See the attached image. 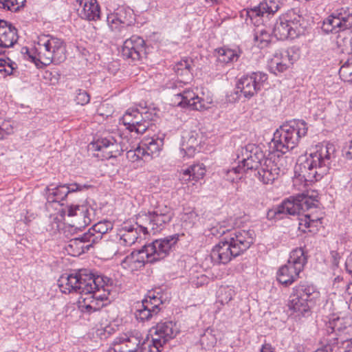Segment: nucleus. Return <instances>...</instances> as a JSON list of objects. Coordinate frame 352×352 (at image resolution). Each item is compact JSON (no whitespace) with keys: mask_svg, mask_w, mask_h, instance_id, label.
Segmentation results:
<instances>
[{"mask_svg":"<svg viewBox=\"0 0 352 352\" xmlns=\"http://www.w3.org/2000/svg\"><path fill=\"white\" fill-rule=\"evenodd\" d=\"M238 166L228 170V179L234 182L240 179L238 175L249 170H254V175L264 184H272L278 176L280 168L271 159L265 157L261 148L248 144L237 151Z\"/></svg>","mask_w":352,"mask_h":352,"instance_id":"1","label":"nucleus"},{"mask_svg":"<svg viewBox=\"0 0 352 352\" xmlns=\"http://www.w3.org/2000/svg\"><path fill=\"white\" fill-rule=\"evenodd\" d=\"M333 144L318 146L315 152L300 156L294 168L295 176L307 182H317L326 175L335 160Z\"/></svg>","mask_w":352,"mask_h":352,"instance_id":"2","label":"nucleus"},{"mask_svg":"<svg viewBox=\"0 0 352 352\" xmlns=\"http://www.w3.org/2000/svg\"><path fill=\"white\" fill-rule=\"evenodd\" d=\"M192 60L188 58L176 63L173 69L182 79L169 81L166 84V88L172 90L175 104L192 110L202 111L208 108L204 100L199 98L190 88H184L187 82L192 78Z\"/></svg>","mask_w":352,"mask_h":352,"instance_id":"3","label":"nucleus"},{"mask_svg":"<svg viewBox=\"0 0 352 352\" xmlns=\"http://www.w3.org/2000/svg\"><path fill=\"white\" fill-rule=\"evenodd\" d=\"M252 230L234 229L228 232L212 250L210 258L215 264H226L246 251L254 243Z\"/></svg>","mask_w":352,"mask_h":352,"instance_id":"4","label":"nucleus"},{"mask_svg":"<svg viewBox=\"0 0 352 352\" xmlns=\"http://www.w3.org/2000/svg\"><path fill=\"white\" fill-rule=\"evenodd\" d=\"M178 237L169 236L154 241L144 245L142 249L132 252L122 261L124 269L134 272L143 267L146 263H155L164 258L176 244Z\"/></svg>","mask_w":352,"mask_h":352,"instance_id":"5","label":"nucleus"},{"mask_svg":"<svg viewBox=\"0 0 352 352\" xmlns=\"http://www.w3.org/2000/svg\"><path fill=\"white\" fill-rule=\"evenodd\" d=\"M37 56L29 55L30 58L38 66L51 63L56 65L63 63L66 59V46L64 41L51 35H42L38 37Z\"/></svg>","mask_w":352,"mask_h":352,"instance_id":"6","label":"nucleus"},{"mask_svg":"<svg viewBox=\"0 0 352 352\" xmlns=\"http://www.w3.org/2000/svg\"><path fill=\"white\" fill-rule=\"evenodd\" d=\"M308 127L302 120H293L282 125L274 134V149L284 154L295 148L302 137L306 135Z\"/></svg>","mask_w":352,"mask_h":352,"instance_id":"7","label":"nucleus"},{"mask_svg":"<svg viewBox=\"0 0 352 352\" xmlns=\"http://www.w3.org/2000/svg\"><path fill=\"white\" fill-rule=\"evenodd\" d=\"M104 282V277L95 276L88 274L86 270H81L76 274H63L58 280V285L62 293H76L83 295L89 293L96 287V283Z\"/></svg>","mask_w":352,"mask_h":352,"instance_id":"8","label":"nucleus"},{"mask_svg":"<svg viewBox=\"0 0 352 352\" xmlns=\"http://www.w3.org/2000/svg\"><path fill=\"white\" fill-rule=\"evenodd\" d=\"M316 201L317 199H311L304 194L298 195L285 199L280 205L270 210L267 214L278 219L283 218V214H300L301 212L316 207Z\"/></svg>","mask_w":352,"mask_h":352,"instance_id":"9","label":"nucleus"},{"mask_svg":"<svg viewBox=\"0 0 352 352\" xmlns=\"http://www.w3.org/2000/svg\"><path fill=\"white\" fill-rule=\"evenodd\" d=\"M307 262L302 249L297 248L291 252L287 263L277 272V280L282 285H289L299 277Z\"/></svg>","mask_w":352,"mask_h":352,"instance_id":"10","label":"nucleus"},{"mask_svg":"<svg viewBox=\"0 0 352 352\" xmlns=\"http://www.w3.org/2000/svg\"><path fill=\"white\" fill-rule=\"evenodd\" d=\"M105 279L109 281L107 278H104V282L96 283V287H92V291L89 293H83L87 297L78 302V307L82 312L91 314L100 310L108 303L110 286L106 283Z\"/></svg>","mask_w":352,"mask_h":352,"instance_id":"11","label":"nucleus"},{"mask_svg":"<svg viewBox=\"0 0 352 352\" xmlns=\"http://www.w3.org/2000/svg\"><path fill=\"white\" fill-rule=\"evenodd\" d=\"M303 18L292 12L280 16L276 21L272 32L278 40L294 38L301 32Z\"/></svg>","mask_w":352,"mask_h":352,"instance_id":"12","label":"nucleus"},{"mask_svg":"<svg viewBox=\"0 0 352 352\" xmlns=\"http://www.w3.org/2000/svg\"><path fill=\"white\" fill-rule=\"evenodd\" d=\"M113 224L109 221H100L94 225L89 230L79 237L70 240V247L79 246L82 252L89 250L94 244L99 243L102 239L103 234L112 230Z\"/></svg>","mask_w":352,"mask_h":352,"instance_id":"13","label":"nucleus"},{"mask_svg":"<svg viewBox=\"0 0 352 352\" xmlns=\"http://www.w3.org/2000/svg\"><path fill=\"white\" fill-rule=\"evenodd\" d=\"M352 28V8L342 7L334 10L322 23L326 33H338Z\"/></svg>","mask_w":352,"mask_h":352,"instance_id":"14","label":"nucleus"},{"mask_svg":"<svg viewBox=\"0 0 352 352\" xmlns=\"http://www.w3.org/2000/svg\"><path fill=\"white\" fill-rule=\"evenodd\" d=\"M268 76L263 72H254L243 76L236 82V93L250 99L256 95L267 84Z\"/></svg>","mask_w":352,"mask_h":352,"instance_id":"15","label":"nucleus"},{"mask_svg":"<svg viewBox=\"0 0 352 352\" xmlns=\"http://www.w3.org/2000/svg\"><path fill=\"white\" fill-rule=\"evenodd\" d=\"M131 10L124 7L118 8L113 12L107 15L108 25L112 32L118 36H124L125 31L131 25Z\"/></svg>","mask_w":352,"mask_h":352,"instance_id":"16","label":"nucleus"},{"mask_svg":"<svg viewBox=\"0 0 352 352\" xmlns=\"http://www.w3.org/2000/svg\"><path fill=\"white\" fill-rule=\"evenodd\" d=\"M91 187L88 184L72 183L57 186L50 185L46 188V199L49 203H60L69 193L82 191Z\"/></svg>","mask_w":352,"mask_h":352,"instance_id":"17","label":"nucleus"},{"mask_svg":"<svg viewBox=\"0 0 352 352\" xmlns=\"http://www.w3.org/2000/svg\"><path fill=\"white\" fill-rule=\"evenodd\" d=\"M162 301L155 296H148L140 302L136 304L135 316L137 320L145 322L151 320L156 316L160 308L159 307Z\"/></svg>","mask_w":352,"mask_h":352,"instance_id":"18","label":"nucleus"},{"mask_svg":"<svg viewBox=\"0 0 352 352\" xmlns=\"http://www.w3.org/2000/svg\"><path fill=\"white\" fill-rule=\"evenodd\" d=\"M342 319L337 317L329 321L327 325V332L330 342H336L333 352H350L352 349V338H347L342 336L336 337V331L342 329Z\"/></svg>","mask_w":352,"mask_h":352,"instance_id":"19","label":"nucleus"},{"mask_svg":"<svg viewBox=\"0 0 352 352\" xmlns=\"http://www.w3.org/2000/svg\"><path fill=\"white\" fill-rule=\"evenodd\" d=\"M142 340L140 332H131L129 336L116 338L113 341V347L110 348L108 352H138Z\"/></svg>","mask_w":352,"mask_h":352,"instance_id":"20","label":"nucleus"},{"mask_svg":"<svg viewBox=\"0 0 352 352\" xmlns=\"http://www.w3.org/2000/svg\"><path fill=\"white\" fill-rule=\"evenodd\" d=\"M122 54L126 58L140 60L146 54L144 40L140 36H132L124 42Z\"/></svg>","mask_w":352,"mask_h":352,"instance_id":"21","label":"nucleus"},{"mask_svg":"<svg viewBox=\"0 0 352 352\" xmlns=\"http://www.w3.org/2000/svg\"><path fill=\"white\" fill-rule=\"evenodd\" d=\"M176 324L172 321L161 322L151 330L152 338L159 345L164 346L170 340L174 338L178 333Z\"/></svg>","mask_w":352,"mask_h":352,"instance_id":"22","label":"nucleus"},{"mask_svg":"<svg viewBox=\"0 0 352 352\" xmlns=\"http://www.w3.org/2000/svg\"><path fill=\"white\" fill-rule=\"evenodd\" d=\"M18 39L17 31L7 21L0 20V54L12 47Z\"/></svg>","mask_w":352,"mask_h":352,"instance_id":"23","label":"nucleus"},{"mask_svg":"<svg viewBox=\"0 0 352 352\" xmlns=\"http://www.w3.org/2000/svg\"><path fill=\"white\" fill-rule=\"evenodd\" d=\"M76 6L78 5L81 9H78L79 16L87 21H96L100 18V9L96 0H76Z\"/></svg>","mask_w":352,"mask_h":352,"instance_id":"24","label":"nucleus"},{"mask_svg":"<svg viewBox=\"0 0 352 352\" xmlns=\"http://www.w3.org/2000/svg\"><path fill=\"white\" fill-rule=\"evenodd\" d=\"M93 148L104 153L106 159L115 157L119 153V145L113 137L102 138L92 144Z\"/></svg>","mask_w":352,"mask_h":352,"instance_id":"25","label":"nucleus"},{"mask_svg":"<svg viewBox=\"0 0 352 352\" xmlns=\"http://www.w3.org/2000/svg\"><path fill=\"white\" fill-rule=\"evenodd\" d=\"M139 237L138 228L135 226L124 223L117 234V244L120 246L129 247L134 244Z\"/></svg>","mask_w":352,"mask_h":352,"instance_id":"26","label":"nucleus"},{"mask_svg":"<svg viewBox=\"0 0 352 352\" xmlns=\"http://www.w3.org/2000/svg\"><path fill=\"white\" fill-rule=\"evenodd\" d=\"M288 307L290 310L296 313L297 316H308L314 307L294 289L289 296Z\"/></svg>","mask_w":352,"mask_h":352,"instance_id":"27","label":"nucleus"},{"mask_svg":"<svg viewBox=\"0 0 352 352\" xmlns=\"http://www.w3.org/2000/svg\"><path fill=\"white\" fill-rule=\"evenodd\" d=\"M293 289L313 307L315 306L320 297V293L316 288L313 285L307 283H301Z\"/></svg>","mask_w":352,"mask_h":352,"instance_id":"28","label":"nucleus"},{"mask_svg":"<svg viewBox=\"0 0 352 352\" xmlns=\"http://www.w3.org/2000/svg\"><path fill=\"white\" fill-rule=\"evenodd\" d=\"M198 144L199 142L196 133L190 132L183 135L180 147L181 155H182L183 157H187L188 158L193 157Z\"/></svg>","mask_w":352,"mask_h":352,"instance_id":"29","label":"nucleus"},{"mask_svg":"<svg viewBox=\"0 0 352 352\" xmlns=\"http://www.w3.org/2000/svg\"><path fill=\"white\" fill-rule=\"evenodd\" d=\"M148 115L147 111L141 113L137 109H129L122 116V123L126 126L127 129L130 130L139 122H141L145 118H148Z\"/></svg>","mask_w":352,"mask_h":352,"instance_id":"30","label":"nucleus"},{"mask_svg":"<svg viewBox=\"0 0 352 352\" xmlns=\"http://www.w3.org/2000/svg\"><path fill=\"white\" fill-rule=\"evenodd\" d=\"M278 6L274 1H270L269 3L267 1L261 2L258 6H255L248 12L250 17L252 16H263L265 14H273L277 12Z\"/></svg>","mask_w":352,"mask_h":352,"instance_id":"31","label":"nucleus"},{"mask_svg":"<svg viewBox=\"0 0 352 352\" xmlns=\"http://www.w3.org/2000/svg\"><path fill=\"white\" fill-rule=\"evenodd\" d=\"M142 145H144L147 156L151 160L155 156L158 155L160 151L164 145V140L160 138H149L142 141Z\"/></svg>","mask_w":352,"mask_h":352,"instance_id":"32","label":"nucleus"},{"mask_svg":"<svg viewBox=\"0 0 352 352\" xmlns=\"http://www.w3.org/2000/svg\"><path fill=\"white\" fill-rule=\"evenodd\" d=\"M289 63L283 54L282 50L276 51L270 60V68L276 74V72H283L289 67Z\"/></svg>","mask_w":352,"mask_h":352,"instance_id":"33","label":"nucleus"},{"mask_svg":"<svg viewBox=\"0 0 352 352\" xmlns=\"http://www.w3.org/2000/svg\"><path fill=\"white\" fill-rule=\"evenodd\" d=\"M217 60L223 64H228L238 60L241 52L229 48H220L217 50Z\"/></svg>","mask_w":352,"mask_h":352,"instance_id":"34","label":"nucleus"},{"mask_svg":"<svg viewBox=\"0 0 352 352\" xmlns=\"http://www.w3.org/2000/svg\"><path fill=\"white\" fill-rule=\"evenodd\" d=\"M254 41L258 47L264 48L270 43L271 35L263 27H258L254 30Z\"/></svg>","mask_w":352,"mask_h":352,"instance_id":"35","label":"nucleus"},{"mask_svg":"<svg viewBox=\"0 0 352 352\" xmlns=\"http://www.w3.org/2000/svg\"><path fill=\"white\" fill-rule=\"evenodd\" d=\"M135 226L138 229L140 228L144 234L149 233V230L154 232V226H153V221L150 212L148 213L140 214L137 217Z\"/></svg>","mask_w":352,"mask_h":352,"instance_id":"36","label":"nucleus"},{"mask_svg":"<svg viewBox=\"0 0 352 352\" xmlns=\"http://www.w3.org/2000/svg\"><path fill=\"white\" fill-rule=\"evenodd\" d=\"M62 212L65 214H67L68 217H74L80 214L82 217H83L84 223L85 225L89 224L91 221L90 218L86 215V213L88 212V209L85 206L79 205H70L63 209Z\"/></svg>","mask_w":352,"mask_h":352,"instance_id":"37","label":"nucleus"},{"mask_svg":"<svg viewBox=\"0 0 352 352\" xmlns=\"http://www.w3.org/2000/svg\"><path fill=\"white\" fill-rule=\"evenodd\" d=\"M217 337L215 331L212 329H206L200 337V344L202 348L210 349L213 348L217 343Z\"/></svg>","mask_w":352,"mask_h":352,"instance_id":"38","label":"nucleus"},{"mask_svg":"<svg viewBox=\"0 0 352 352\" xmlns=\"http://www.w3.org/2000/svg\"><path fill=\"white\" fill-rule=\"evenodd\" d=\"M158 344L153 338L151 340H144L142 342L138 352H161L163 346Z\"/></svg>","mask_w":352,"mask_h":352,"instance_id":"39","label":"nucleus"},{"mask_svg":"<svg viewBox=\"0 0 352 352\" xmlns=\"http://www.w3.org/2000/svg\"><path fill=\"white\" fill-rule=\"evenodd\" d=\"M339 75L344 82L352 83V58L342 65L339 70Z\"/></svg>","mask_w":352,"mask_h":352,"instance_id":"40","label":"nucleus"},{"mask_svg":"<svg viewBox=\"0 0 352 352\" xmlns=\"http://www.w3.org/2000/svg\"><path fill=\"white\" fill-rule=\"evenodd\" d=\"M17 69V65L9 58H0V72H4L6 76L14 75Z\"/></svg>","mask_w":352,"mask_h":352,"instance_id":"41","label":"nucleus"},{"mask_svg":"<svg viewBox=\"0 0 352 352\" xmlns=\"http://www.w3.org/2000/svg\"><path fill=\"white\" fill-rule=\"evenodd\" d=\"M25 0H0V8L16 12L24 5Z\"/></svg>","mask_w":352,"mask_h":352,"instance_id":"42","label":"nucleus"},{"mask_svg":"<svg viewBox=\"0 0 352 352\" xmlns=\"http://www.w3.org/2000/svg\"><path fill=\"white\" fill-rule=\"evenodd\" d=\"M151 216L153 221V226H154V232H158L160 230L162 229V227L170 221L171 219L170 216H160V215H155L154 213L151 212Z\"/></svg>","mask_w":352,"mask_h":352,"instance_id":"43","label":"nucleus"},{"mask_svg":"<svg viewBox=\"0 0 352 352\" xmlns=\"http://www.w3.org/2000/svg\"><path fill=\"white\" fill-rule=\"evenodd\" d=\"M190 171L192 175V179L198 181L203 178L205 175L206 169L203 164H193L188 168Z\"/></svg>","mask_w":352,"mask_h":352,"instance_id":"44","label":"nucleus"},{"mask_svg":"<svg viewBox=\"0 0 352 352\" xmlns=\"http://www.w3.org/2000/svg\"><path fill=\"white\" fill-rule=\"evenodd\" d=\"M282 52L289 65H292L300 58L299 49L296 47H289L286 50H282Z\"/></svg>","mask_w":352,"mask_h":352,"instance_id":"45","label":"nucleus"},{"mask_svg":"<svg viewBox=\"0 0 352 352\" xmlns=\"http://www.w3.org/2000/svg\"><path fill=\"white\" fill-rule=\"evenodd\" d=\"M234 294V291L228 287H221L219 291V301L223 303L229 302L232 299Z\"/></svg>","mask_w":352,"mask_h":352,"instance_id":"46","label":"nucleus"},{"mask_svg":"<svg viewBox=\"0 0 352 352\" xmlns=\"http://www.w3.org/2000/svg\"><path fill=\"white\" fill-rule=\"evenodd\" d=\"M319 221V219H311L309 214H305L303 217L299 219V226L300 228H308L312 226H316Z\"/></svg>","mask_w":352,"mask_h":352,"instance_id":"47","label":"nucleus"},{"mask_svg":"<svg viewBox=\"0 0 352 352\" xmlns=\"http://www.w3.org/2000/svg\"><path fill=\"white\" fill-rule=\"evenodd\" d=\"M149 115L148 118H145L141 122H139L135 127H133L129 131L133 132L135 131L138 134H142L144 133L146 129L148 128L150 122H149Z\"/></svg>","mask_w":352,"mask_h":352,"instance_id":"48","label":"nucleus"},{"mask_svg":"<svg viewBox=\"0 0 352 352\" xmlns=\"http://www.w3.org/2000/svg\"><path fill=\"white\" fill-rule=\"evenodd\" d=\"M75 100L77 104L85 105L89 102L90 97L86 91L78 89L76 92Z\"/></svg>","mask_w":352,"mask_h":352,"instance_id":"49","label":"nucleus"},{"mask_svg":"<svg viewBox=\"0 0 352 352\" xmlns=\"http://www.w3.org/2000/svg\"><path fill=\"white\" fill-rule=\"evenodd\" d=\"M151 212L154 213L155 215H167L170 216V218L173 217V213L171 212L170 209L164 204H158Z\"/></svg>","mask_w":352,"mask_h":352,"instance_id":"50","label":"nucleus"},{"mask_svg":"<svg viewBox=\"0 0 352 352\" xmlns=\"http://www.w3.org/2000/svg\"><path fill=\"white\" fill-rule=\"evenodd\" d=\"M182 219L186 222L188 221L189 224L192 226L197 220V214L195 212L190 211V212L185 213L182 217Z\"/></svg>","mask_w":352,"mask_h":352,"instance_id":"51","label":"nucleus"},{"mask_svg":"<svg viewBox=\"0 0 352 352\" xmlns=\"http://www.w3.org/2000/svg\"><path fill=\"white\" fill-rule=\"evenodd\" d=\"M133 151L135 152V154L138 155L139 159H143L145 161L149 160L146 154V151L144 149V145H142V142H141V145L138 146Z\"/></svg>","mask_w":352,"mask_h":352,"instance_id":"52","label":"nucleus"},{"mask_svg":"<svg viewBox=\"0 0 352 352\" xmlns=\"http://www.w3.org/2000/svg\"><path fill=\"white\" fill-rule=\"evenodd\" d=\"M336 342H330L329 339H327V344L322 348L317 349L315 352H333L335 350Z\"/></svg>","mask_w":352,"mask_h":352,"instance_id":"53","label":"nucleus"},{"mask_svg":"<svg viewBox=\"0 0 352 352\" xmlns=\"http://www.w3.org/2000/svg\"><path fill=\"white\" fill-rule=\"evenodd\" d=\"M190 179H192V175L190 171L188 168L184 170L182 173H180L179 180L182 183H187Z\"/></svg>","mask_w":352,"mask_h":352,"instance_id":"54","label":"nucleus"},{"mask_svg":"<svg viewBox=\"0 0 352 352\" xmlns=\"http://www.w3.org/2000/svg\"><path fill=\"white\" fill-rule=\"evenodd\" d=\"M346 293L349 296V308L352 311V283L346 285Z\"/></svg>","mask_w":352,"mask_h":352,"instance_id":"55","label":"nucleus"},{"mask_svg":"<svg viewBox=\"0 0 352 352\" xmlns=\"http://www.w3.org/2000/svg\"><path fill=\"white\" fill-rule=\"evenodd\" d=\"M331 256L332 258L333 265L336 267H338L339 264V260L340 258L339 254L337 252L332 251L331 252Z\"/></svg>","mask_w":352,"mask_h":352,"instance_id":"56","label":"nucleus"},{"mask_svg":"<svg viewBox=\"0 0 352 352\" xmlns=\"http://www.w3.org/2000/svg\"><path fill=\"white\" fill-rule=\"evenodd\" d=\"M126 157L132 162H135L139 160L138 155L135 154L133 150H129L126 153Z\"/></svg>","mask_w":352,"mask_h":352,"instance_id":"57","label":"nucleus"},{"mask_svg":"<svg viewBox=\"0 0 352 352\" xmlns=\"http://www.w3.org/2000/svg\"><path fill=\"white\" fill-rule=\"evenodd\" d=\"M261 352H276L275 349L270 344H264Z\"/></svg>","mask_w":352,"mask_h":352,"instance_id":"58","label":"nucleus"},{"mask_svg":"<svg viewBox=\"0 0 352 352\" xmlns=\"http://www.w3.org/2000/svg\"><path fill=\"white\" fill-rule=\"evenodd\" d=\"M345 265L346 270L352 276V256L346 261Z\"/></svg>","mask_w":352,"mask_h":352,"instance_id":"59","label":"nucleus"},{"mask_svg":"<svg viewBox=\"0 0 352 352\" xmlns=\"http://www.w3.org/2000/svg\"><path fill=\"white\" fill-rule=\"evenodd\" d=\"M206 1V3H210L212 5L214 4V3H219L221 0H205Z\"/></svg>","mask_w":352,"mask_h":352,"instance_id":"60","label":"nucleus"},{"mask_svg":"<svg viewBox=\"0 0 352 352\" xmlns=\"http://www.w3.org/2000/svg\"><path fill=\"white\" fill-rule=\"evenodd\" d=\"M218 234H226V230L224 229H222L221 231H219L218 232Z\"/></svg>","mask_w":352,"mask_h":352,"instance_id":"61","label":"nucleus"},{"mask_svg":"<svg viewBox=\"0 0 352 352\" xmlns=\"http://www.w3.org/2000/svg\"><path fill=\"white\" fill-rule=\"evenodd\" d=\"M195 284L197 286H199V285H202V284H203V283H202V281H201V283L197 282V283H195Z\"/></svg>","mask_w":352,"mask_h":352,"instance_id":"62","label":"nucleus"},{"mask_svg":"<svg viewBox=\"0 0 352 352\" xmlns=\"http://www.w3.org/2000/svg\"><path fill=\"white\" fill-rule=\"evenodd\" d=\"M120 346L123 347L124 350H126V346L124 344H120Z\"/></svg>","mask_w":352,"mask_h":352,"instance_id":"63","label":"nucleus"},{"mask_svg":"<svg viewBox=\"0 0 352 352\" xmlns=\"http://www.w3.org/2000/svg\"><path fill=\"white\" fill-rule=\"evenodd\" d=\"M201 279H205V280H206V276H204V275H202V276H201Z\"/></svg>","mask_w":352,"mask_h":352,"instance_id":"64","label":"nucleus"}]
</instances>
